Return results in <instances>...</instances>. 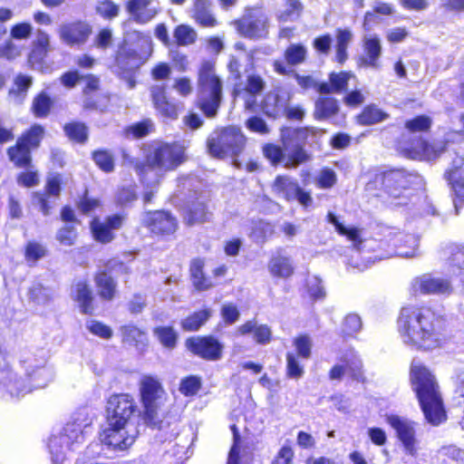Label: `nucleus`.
Masks as SVG:
<instances>
[{"mask_svg": "<svg viewBox=\"0 0 464 464\" xmlns=\"http://www.w3.org/2000/svg\"><path fill=\"white\" fill-rule=\"evenodd\" d=\"M137 406L131 396L115 394L107 402V427L100 434L102 443L124 450L133 444L139 433Z\"/></svg>", "mask_w": 464, "mask_h": 464, "instance_id": "1", "label": "nucleus"}, {"mask_svg": "<svg viewBox=\"0 0 464 464\" xmlns=\"http://www.w3.org/2000/svg\"><path fill=\"white\" fill-rule=\"evenodd\" d=\"M442 319L430 307H403L398 328L403 342L419 349L430 350L440 343Z\"/></svg>", "mask_w": 464, "mask_h": 464, "instance_id": "2", "label": "nucleus"}, {"mask_svg": "<svg viewBox=\"0 0 464 464\" xmlns=\"http://www.w3.org/2000/svg\"><path fill=\"white\" fill-rule=\"evenodd\" d=\"M411 381L425 419L432 425L440 424L446 419V414L434 376L425 366L413 361Z\"/></svg>", "mask_w": 464, "mask_h": 464, "instance_id": "3", "label": "nucleus"}, {"mask_svg": "<svg viewBox=\"0 0 464 464\" xmlns=\"http://www.w3.org/2000/svg\"><path fill=\"white\" fill-rule=\"evenodd\" d=\"M185 148L178 142H155L150 145L145 163H137L136 171L141 175L149 169L171 171L186 161Z\"/></svg>", "mask_w": 464, "mask_h": 464, "instance_id": "4", "label": "nucleus"}, {"mask_svg": "<svg viewBox=\"0 0 464 464\" xmlns=\"http://www.w3.org/2000/svg\"><path fill=\"white\" fill-rule=\"evenodd\" d=\"M420 177L416 174L397 169L385 171L375 176L374 180L367 184V189L380 187L381 189L394 202L396 206L408 203V191L412 184H416Z\"/></svg>", "mask_w": 464, "mask_h": 464, "instance_id": "5", "label": "nucleus"}, {"mask_svg": "<svg viewBox=\"0 0 464 464\" xmlns=\"http://www.w3.org/2000/svg\"><path fill=\"white\" fill-rule=\"evenodd\" d=\"M222 99V82L209 62L202 63L198 78V104L208 118L217 115Z\"/></svg>", "mask_w": 464, "mask_h": 464, "instance_id": "6", "label": "nucleus"}, {"mask_svg": "<svg viewBox=\"0 0 464 464\" xmlns=\"http://www.w3.org/2000/svg\"><path fill=\"white\" fill-rule=\"evenodd\" d=\"M31 384L26 380L17 378L9 368L5 357L0 353V384L3 385L11 396H23L33 389L44 388L53 379V372L45 367L37 368L27 376Z\"/></svg>", "mask_w": 464, "mask_h": 464, "instance_id": "7", "label": "nucleus"}, {"mask_svg": "<svg viewBox=\"0 0 464 464\" xmlns=\"http://www.w3.org/2000/svg\"><path fill=\"white\" fill-rule=\"evenodd\" d=\"M140 392L144 407V420L147 425L163 429V421L160 420L159 410L166 399L162 384L156 377L144 375L140 382Z\"/></svg>", "mask_w": 464, "mask_h": 464, "instance_id": "8", "label": "nucleus"}, {"mask_svg": "<svg viewBox=\"0 0 464 464\" xmlns=\"http://www.w3.org/2000/svg\"><path fill=\"white\" fill-rule=\"evenodd\" d=\"M90 423L80 420L79 418L69 421L63 427V431L58 435H53L49 440V450L51 454L52 462L57 464L65 460V450H74L76 444L84 441V435L87 432L86 429Z\"/></svg>", "mask_w": 464, "mask_h": 464, "instance_id": "9", "label": "nucleus"}, {"mask_svg": "<svg viewBox=\"0 0 464 464\" xmlns=\"http://www.w3.org/2000/svg\"><path fill=\"white\" fill-rule=\"evenodd\" d=\"M246 141V138L239 128L229 126L213 132L208 139L207 146L212 156L223 159L242 153Z\"/></svg>", "mask_w": 464, "mask_h": 464, "instance_id": "10", "label": "nucleus"}, {"mask_svg": "<svg viewBox=\"0 0 464 464\" xmlns=\"http://www.w3.org/2000/svg\"><path fill=\"white\" fill-rule=\"evenodd\" d=\"M307 136V130L304 129L286 128L282 130L281 139L286 169L297 168L310 160V155L304 150Z\"/></svg>", "mask_w": 464, "mask_h": 464, "instance_id": "11", "label": "nucleus"}, {"mask_svg": "<svg viewBox=\"0 0 464 464\" xmlns=\"http://www.w3.org/2000/svg\"><path fill=\"white\" fill-rule=\"evenodd\" d=\"M234 24L239 34L247 38H263L268 32V18L259 8L246 9Z\"/></svg>", "mask_w": 464, "mask_h": 464, "instance_id": "12", "label": "nucleus"}, {"mask_svg": "<svg viewBox=\"0 0 464 464\" xmlns=\"http://www.w3.org/2000/svg\"><path fill=\"white\" fill-rule=\"evenodd\" d=\"M145 60L133 49L121 46L116 55L112 72L128 82L129 87L135 86L132 79L133 72L143 64Z\"/></svg>", "mask_w": 464, "mask_h": 464, "instance_id": "13", "label": "nucleus"}, {"mask_svg": "<svg viewBox=\"0 0 464 464\" xmlns=\"http://www.w3.org/2000/svg\"><path fill=\"white\" fill-rule=\"evenodd\" d=\"M387 422L394 429L399 440L401 442L404 451L415 457L418 454V440L414 422L397 415H390Z\"/></svg>", "mask_w": 464, "mask_h": 464, "instance_id": "14", "label": "nucleus"}, {"mask_svg": "<svg viewBox=\"0 0 464 464\" xmlns=\"http://www.w3.org/2000/svg\"><path fill=\"white\" fill-rule=\"evenodd\" d=\"M444 177L453 192V205L458 215L464 205V159L456 157L445 171Z\"/></svg>", "mask_w": 464, "mask_h": 464, "instance_id": "15", "label": "nucleus"}, {"mask_svg": "<svg viewBox=\"0 0 464 464\" xmlns=\"http://www.w3.org/2000/svg\"><path fill=\"white\" fill-rule=\"evenodd\" d=\"M415 292L422 295H450L454 287L450 279L435 274H424L416 277L412 282Z\"/></svg>", "mask_w": 464, "mask_h": 464, "instance_id": "16", "label": "nucleus"}, {"mask_svg": "<svg viewBox=\"0 0 464 464\" xmlns=\"http://www.w3.org/2000/svg\"><path fill=\"white\" fill-rule=\"evenodd\" d=\"M186 345L195 355L207 361H218L222 358L224 345L215 337H191Z\"/></svg>", "mask_w": 464, "mask_h": 464, "instance_id": "17", "label": "nucleus"}, {"mask_svg": "<svg viewBox=\"0 0 464 464\" xmlns=\"http://www.w3.org/2000/svg\"><path fill=\"white\" fill-rule=\"evenodd\" d=\"M142 224L155 235L173 234L178 227L176 218L166 211H148L142 215Z\"/></svg>", "mask_w": 464, "mask_h": 464, "instance_id": "18", "label": "nucleus"}, {"mask_svg": "<svg viewBox=\"0 0 464 464\" xmlns=\"http://www.w3.org/2000/svg\"><path fill=\"white\" fill-rule=\"evenodd\" d=\"M150 92L153 106L159 115L169 120H176L179 117V103L167 96L164 84L153 85Z\"/></svg>", "mask_w": 464, "mask_h": 464, "instance_id": "19", "label": "nucleus"}, {"mask_svg": "<svg viewBox=\"0 0 464 464\" xmlns=\"http://www.w3.org/2000/svg\"><path fill=\"white\" fill-rule=\"evenodd\" d=\"M307 56V49L300 44H292L285 51L284 57L286 63L276 60L273 63L274 70L282 75L290 76L295 73L293 66L303 63Z\"/></svg>", "mask_w": 464, "mask_h": 464, "instance_id": "20", "label": "nucleus"}, {"mask_svg": "<svg viewBox=\"0 0 464 464\" xmlns=\"http://www.w3.org/2000/svg\"><path fill=\"white\" fill-rule=\"evenodd\" d=\"M291 99V93L284 89H275L265 96L262 102V111L268 117L276 119L284 116L286 106Z\"/></svg>", "mask_w": 464, "mask_h": 464, "instance_id": "21", "label": "nucleus"}, {"mask_svg": "<svg viewBox=\"0 0 464 464\" xmlns=\"http://www.w3.org/2000/svg\"><path fill=\"white\" fill-rule=\"evenodd\" d=\"M61 192V179L58 175L50 177L47 179L45 190L44 192H35L33 198V203L39 207L44 216L50 214L51 209L56 204Z\"/></svg>", "mask_w": 464, "mask_h": 464, "instance_id": "22", "label": "nucleus"}, {"mask_svg": "<svg viewBox=\"0 0 464 464\" xmlns=\"http://www.w3.org/2000/svg\"><path fill=\"white\" fill-rule=\"evenodd\" d=\"M122 223L123 217L121 215L110 216L103 222L94 218L91 222V229L96 241L106 244L113 240L112 231L119 229Z\"/></svg>", "mask_w": 464, "mask_h": 464, "instance_id": "23", "label": "nucleus"}, {"mask_svg": "<svg viewBox=\"0 0 464 464\" xmlns=\"http://www.w3.org/2000/svg\"><path fill=\"white\" fill-rule=\"evenodd\" d=\"M448 272L464 284V246L450 244L443 249Z\"/></svg>", "mask_w": 464, "mask_h": 464, "instance_id": "24", "label": "nucleus"}, {"mask_svg": "<svg viewBox=\"0 0 464 464\" xmlns=\"http://www.w3.org/2000/svg\"><path fill=\"white\" fill-rule=\"evenodd\" d=\"M91 33L90 25L83 22L63 24L59 29L61 40L69 45L84 44Z\"/></svg>", "mask_w": 464, "mask_h": 464, "instance_id": "25", "label": "nucleus"}, {"mask_svg": "<svg viewBox=\"0 0 464 464\" xmlns=\"http://www.w3.org/2000/svg\"><path fill=\"white\" fill-rule=\"evenodd\" d=\"M32 45L33 49L28 55V62L33 69L43 70L44 59L51 50L49 35L39 30Z\"/></svg>", "mask_w": 464, "mask_h": 464, "instance_id": "26", "label": "nucleus"}, {"mask_svg": "<svg viewBox=\"0 0 464 464\" xmlns=\"http://www.w3.org/2000/svg\"><path fill=\"white\" fill-rule=\"evenodd\" d=\"M363 55L360 58L364 66L379 68L378 60L382 54L381 40L376 34H368L362 40Z\"/></svg>", "mask_w": 464, "mask_h": 464, "instance_id": "27", "label": "nucleus"}, {"mask_svg": "<svg viewBox=\"0 0 464 464\" xmlns=\"http://www.w3.org/2000/svg\"><path fill=\"white\" fill-rule=\"evenodd\" d=\"M151 3L152 0H129L126 9L136 23L147 24L158 14Z\"/></svg>", "mask_w": 464, "mask_h": 464, "instance_id": "28", "label": "nucleus"}, {"mask_svg": "<svg viewBox=\"0 0 464 464\" xmlns=\"http://www.w3.org/2000/svg\"><path fill=\"white\" fill-rule=\"evenodd\" d=\"M72 296L82 314H92L94 312V296L86 281H78L72 285Z\"/></svg>", "mask_w": 464, "mask_h": 464, "instance_id": "29", "label": "nucleus"}, {"mask_svg": "<svg viewBox=\"0 0 464 464\" xmlns=\"http://www.w3.org/2000/svg\"><path fill=\"white\" fill-rule=\"evenodd\" d=\"M211 213L206 206V198L199 196L196 200L188 203L185 220L188 225H195L206 222L209 219Z\"/></svg>", "mask_w": 464, "mask_h": 464, "instance_id": "30", "label": "nucleus"}, {"mask_svg": "<svg viewBox=\"0 0 464 464\" xmlns=\"http://www.w3.org/2000/svg\"><path fill=\"white\" fill-rule=\"evenodd\" d=\"M351 77L353 74L347 72H332L329 76L330 83H320L317 91L322 94L343 92L347 90L348 81Z\"/></svg>", "mask_w": 464, "mask_h": 464, "instance_id": "31", "label": "nucleus"}, {"mask_svg": "<svg viewBox=\"0 0 464 464\" xmlns=\"http://www.w3.org/2000/svg\"><path fill=\"white\" fill-rule=\"evenodd\" d=\"M268 269L272 276L287 278L294 273V266L290 257L277 252L268 263Z\"/></svg>", "mask_w": 464, "mask_h": 464, "instance_id": "32", "label": "nucleus"}, {"mask_svg": "<svg viewBox=\"0 0 464 464\" xmlns=\"http://www.w3.org/2000/svg\"><path fill=\"white\" fill-rule=\"evenodd\" d=\"M94 280L100 297L107 301L112 300L117 288L114 278L107 271H102L95 276Z\"/></svg>", "mask_w": 464, "mask_h": 464, "instance_id": "33", "label": "nucleus"}, {"mask_svg": "<svg viewBox=\"0 0 464 464\" xmlns=\"http://www.w3.org/2000/svg\"><path fill=\"white\" fill-rule=\"evenodd\" d=\"M298 184L288 176H278L273 185V191L286 200H293L298 193Z\"/></svg>", "mask_w": 464, "mask_h": 464, "instance_id": "34", "label": "nucleus"}, {"mask_svg": "<svg viewBox=\"0 0 464 464\" xmlns=\"http://www.w3.org/2000/svg\"><path fill=\"white\" fill-rule=\"evenodd\" d=\"M339 111L338 102L331 97H320L314 104V116L317 120H327Z\"/></svg>", "mask_w": 464, "mask_h": 464, "instance_id": "35", "label": "nucleus"}, {"mask_svg": "<svg viewBox=\"0 0 464 464\" xmlns=\"http://www.w3.org/2000/svg\"><path fill=\"white\" fill-rule=\"evenodd\" d=\"M327 220L333 224L335 230L342 236H345L349 240L353 242V246L357 251L361 250L362 239L361 237V230L356 227H346L343 223L338 220V218L332 212L327 215Z\"/></svg>", "mask_w": 464, "mask_h": 464, "instance_id": "36", "label": "nucleus"}, {"mask_svg": "<svg viewBox=\"0 0 464 464\" xmlns=\"http://www.w3.org/2000/svg\"><path fill=\"white\" fill-rule=\"evenodd\" d=\"M204 261L200 258L192 260L190 265V275L193 285L199 291L208 290L215 285L212 280L205 276L203 272Z\"/></svg>", "mask_w": 464, "mask_h": 464, "instance_id": "37", "label": "nucleus"}, {"mask_svg": "<svg viewBox=\"0 0 464 464\" xmlns=\"http://www.w3.org/2000/svg\"><path fill=\"white\" fill-rule=\"evenodd\" d=\"M210 0H195L194 17L196 21L205 27L217 25V20L210 11Z\"/></svg>", "mask_w": 464, "mask_h": 464, "instance_id": "38", "label": "nucleus"}, {"mask_svg": "<svg viewBox=\"0 0 464 464\" xmlns=\"http://www.w3.org/2000/svg\"><path fill=\"white\" fill-rule=\"evenodd\" d=\"M32 85V77L18 74L14 80L12 88L9 91L10 98L15 103H22L27 95V92Z\"/></svg>", "mask_w": 464, "mask_h": 464, "instance_id": "39", "label": "nucleus"}, {"mask_svg": "<svg viewBox=\"0 0 464 464\" xmlns=\"http://www.w3.org/2000/svg\"><path fill=\"white\" fill-rule=\"evenodd\" d=\"M419 238L412 234L401 235L397 239V255L402 257L417 256Z\"/></svg>", "mask_w": 464, "mask_h": 464, "instance_id": "40", "label": "nucleus"}, {"mask_svg": "<svg viewBox=\"0 0 464 464\" xmlns=\"http://www.w3.org/2000/svg\"><path fill=\"white\" fill-rule=\"evenodd\" d=\"M353 40V34L349 29L336 30L335 60L343 64L348 58L347 48Z\"/></svg>", "mask_w": 464, "mask_h": 464, "instance_id": "41", "label": "nucleus"}, {"mask_svg": "<svg viewBox=\"0 0 464 464\" xmlns=\"http://www.w3.org/2000/svg\"><path fill=\"white\" fill-rule=\"evenodd\" d=\"M7 154L10 160L17 167L26 168L31 163V150L20 144L18 140L14 146L8 149Z\"/></svg>", "mask_w": 464, "mask_h": 464, "instance_id": "42", "label": "nucleus"}, {"mask_svg": "<svg viewBox=\"0 0 464 464\" xmlns=\"http://www.w3.org/2000/svg\"><path fill=\"white\" fill-rule=\"evenodd\" d=\"M212 315L211 309L198 311L182 320L181 326L185 331H198Z\"/></svg>", "mask_w": 464, "mask_h": 464, "instance_id": "43", "label": "nucleus"}, {"mask_svg": "<svg viewBox=\"0 0 464 464\" xmlns=\"http://www.w3.org/2000/svg\"><path fill=\"white\" fill-rule=\"evenodd\" d=\"M28 296L37 304H46L53 299V291L41 283H34L29 288Z\"/></svg>", "mask_w": 464, "mask_h": 464, "instance_id": "44", "label": "nucleus"}, {"mask_svg": "<svg viewBox=\"0 0 464 464\" xmlns=\"http://www.w3.org/2000/svg\"><path fill=\"white\" fill-rule=\"evenodd\" d=\"M44 129L41 125L34 124L17 140L20 141V144H24L29 150H33L39 147L40 142L44 137Z\"/></svg>", "mask_w": 464, "mask_h": 464, "instance_id": "45", "label": "nucleus"}, {"mask_svg": "<svg viewBox=\"0 0 464 464\" xmlns=\"http://www.w3.org/2000/svg\"><path fill=\"white\" fill-rule=\"evenodd\" d=\"M122 341L130 345L144 344L147 340L145 332L134 325H125L121 328Z\"/></svg>", "mask_w": 464, "mask_h": 464, "instance_id": "46", "label": "nucleus"}, {"mask_svg": "<svg viewBox=\"0 0 464 464\" xmlns=\"http://www.w3.org/2000/svg\"><path fill=\"white\" fill-rule=\"evenodd\" d=\"M304 10V5L300 0H285V10H283L278 18L282 22L297 20Z\"/></svg>", "mask_w": 464, "mask_h": 464, "instance_id": "47", "label": "nucleus"}, {"mask_svg": "<svg viewBox=\"0 0 464 464\" xmlns=\"http://www.w3.org/2000/svg\"><path fill=\"white\" fill-rule=\"evenodd\" d=\"M388 118V114L374 105L367 106L359 116L362 124L372 125L382 121Z\"/></svg>", "mask_w": 464, "mask_h": 464, "instance_id": "48", "label": "nucleus"}, {"mask_svg": "<svg viewBox=\"0 0 464 464\" xmlns=\"http://www.w3.org/2000/svg\"><path fill=\"white\" fill-rule=\"evenodd\" d=\"M173 36L178 45L186 46L195 43L197 33L188 25L179 24L175 28Z\"/></svg>", "mask_w": 464, "mask_h": 464, "instance_id": "49", "label": "nucleus"}, {"mask_svg": "<svg viewBox=\"0 0 464 464\" xmlns=\"http://www.w3.org/2000/svg\"><path fill=\"white\" fill-rule=\"evenodd\" d=\"M51 106L52 101L50 97L46 93L42 92L34 99L32 110L36 117L44 118L49 114Z\"/></svg>", "mask_w": 464, "mask_h": 464, "instance_id": "50", "label": "nucleus"}, {"mask_svg": "<svg viewBox=\"0 0 464 464\" xmlns=\"http://www.w3.org/2000/svg\"><path fill=\"white\" fill-rule=\"evenodd\" d=\"M66 135L72 140L83 143L87 140V127L80 122H72L64 126Z\"/></svg>", "mask_w": 464, "mask_h": 464, "instance_id": "51", "label": "nucleus"}, {"mask_svg": "<svg viewBox=\"0 0 464 464\" xmlns=\"http://www.w3.org/2000/svg\"><path fill=\"white\" fill-rule=\"evenodd\" d=\"M92 159L101 169L105 172H111L114 169V160L108 150H100L93 151Z\"/></svg>", "mask_w": 464, "mask_h": 464, "instance_id": "52", "label": "nucleus"}, {"mask_svg": "<svg viewBox=\"0 0 464 464\" xmlns=\"http://www.w3.org/2000/svg\"><path fill=\"white\" fill-rule=\"evenodd\" d=\"M266 88V82L263 78L256 74H250L246 77V82L240 91L246 92L250 94L259 95Z\"/></svg>", "mask_w": 464, "mask_h": 464, "instance_id": "53", "label": "nucleus"}, {"mask_svg": "<svg viewBox=\"0 0 464 464\" xmlns=\"http://www.w3.org/2000/svg\"><path fill=\"white\" fill-rule=\"evenodd\" d=\"M77 238V232L72 225H65L60 228L56 234V239L64 246H70L74 245Z\"/></svg>", "mask_w": 464, "mask_h": 464, "instance_id": "54", "label": "nucleus"}, {"mask_svg": "<svg viewBox=\"0 0 464 464\" xmlns=\"http://www.w3.org/2000/svg\"><path fill=\"white\" fill-rule=\"evenodd\" d=\"M47 250L44 246L37 242H29L25 248V258L28 262L35 263L46 256Z\"/></svg>", "mask_w": 464, "mask_h": 464, "instance_id": "55", "label": "nucleus"}, {"mask_svg": "<svg viewBox=\"0 0 464 464\" xmlns=\"http://www.w3.org/2000/svg\"><path fill=\"white\" fill-rule=\"evenodd\" d=\"M154 334L164 346L169 348L175 346L177 335L171 327H158L154 330Z\"/></svg>", "mask_w": 464, "mask_h": 464, "instance_id": "56", "label": "nucleus"}, {"mask_svg": "<svg viewBox=\"0 0 464 464\" xmlns=\"http://www.w3.org/2000/svg\"><path fill=\"white\" fill-rule=\"evenodd\" d=\"M263 152L273 165H277L283 161L285 162L284 147L280 148L274 144H266L263 148Z\"/></svg>", "mask_w": 464, "mask_h": 464, "instance_id": "57", "label": "nucleus"}, {"mask_svg": "<svg viewBox=\"0 0 464 464\" xmlns=\"http://www.w3.org/2000/svg\"><path fill=\"white\" fill-rule=\"evenodd\" d=\"M430 118L425 115L417 116L405 123V127L411 132L426 131L430 128Z\"/></svg>", "mask_w": 464, "mask_h": 464, "instance_id": "58", "label": "nucleus"}, {"mask_svg": "<svg viewBox=\"0 0 464 464\" xmlns=\"http://www.w3.org/2000/svg\"><path fill=\"white\" fill-rule=\"evenodd\" d=\"M96 11L101 16L106 19H112L118 16L120 7L111 0H104L98 4Z\"/></svg>", "mask_w": 464, "mask_h": 464, "instance_id": "59", "label": "nucleus"}, {"mask_svg": "<svg viewBox=\"0 0 464 464\" xmlns=\"http://www.w3.org/2000/svg\"><path fill=\"white\" fill-rule=\"evenodd\" d=\"M316 182L321 188H331L337 182L336 173L331 169L324 168L318 174Z\"/></svg>", "mask_w": 464, "mask_h": 464, "instance_id": "60", "label": "nucleus"}, {"mask_svg": "<svg viewBox=\"0 0 464 464\" xmlns=\"http://www.w3.org/2000/svg\"><path fill=\"white\" fill-rule=\"evenodd\" d=\"M344 367L346 368V372L350 374V376L356 381H360L362 374V362L361 360L354 354H352L351 358H345L344 360Z\"/></svg>", "mask_w": 464, "mask_h": 464, "instance_id": "61", "label": "nucleus"}, {"mask_svg": "<svg viewBox=\"0 0 464 464\" xmlns=\"http://www.w3.org/2000/svg\"><path fill=\"white\" fill-rule=\"evenodd\" d=\"M362 325L359 315L355 314H348L343 323V333L346 335H353L361 330Z\"/></svg>", "mask_w": 464, "mask_h": 464, "instance_id": "62", "label": "nucleus"}, {"mask_svg": "<svg viewBox=\"0 0 464 464\" xmlns=\"http://www.w3.org/2000/svg\"><path fill=\"white\" fill-rule=\"evenodd\" d=\"M294 344L296 348L297 353L304 359H309L311 356L312 340L306 335H301L295 339Z\"/></svg>", "mask_w": 464, "mask_h": 464, "instance_id": "63", "label": "nucleus"}, {"mask_svg": "<svg viewBox=\"0 0 464 464\" xmlns=\"http://www.w3.org/2000/svg\"><path fill=\"white\" fill-rule=\"evenodd\" d=\"M152 127L153 123L151 121H144L130 126L126 130V134L132 135L133 138H142L150 132Z\"/></svg>", "mask_w": 464, "mask_h": 464, "instance_id": "64", "label": "nucleus"}]
</instances>
